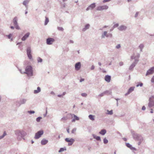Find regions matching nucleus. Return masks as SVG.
Instances as JSON below:
<instances>
[{"label": "nucleus", "mask_w": 154, "mask_h": 154, "mask_svg": "<svg viewBox=\"0 0 154 154\" xmlns=\"http://www.w3.org/2000/svg\"><path fill=\"white\" fill-rule=\"evenodd\" d=\"M27 74L28 76H31L33 75L32 68L31 66H27L26 68L25 72H23Z\"/></svg>", "instance_id": "obj_1"}, {"label": "nucleus", "mask_w": 154, "mask_h": 154, "mask_svg": "<svg viewBox=\"0 0 154 154\" xmlns=\"http://www.w3.org/2000/svg\"><path fill=\"white\" fill-rule=\"evenodd\" d=\"M15 134L17 136V139L18 140H20L21 138H23L26 134L24 131H20L19 130L15 131Z\"/></svg>", "instance_id": "obj_2"}, {"label": "nucleus", "mask_w": 154, "mask_h": 154, "mask_svg": "<svg viewBox=\"0 0 154 154\" xmlns=\"http://www.w3.org/2000/svg\"><path fill=\"white\" fill-rule=\"evenodd\" d=\"M132 134L134 139L136 141L141 140L143 138L139 134L135 133L134 132H132Z\"/></svg>", "instance_id": "obj_3"}, {"label": "nucleus", "mask_w": 154, "mask_h": 154, "mask_svg": "<svg viewBox=\"0 0 154 154\" xmlns=\"http://www.w3.org/2000/svg\"><path fill=\"white\" fill-rule=\"evenodd\" d=\"M148 106L151 108L154 106V96H152L149 98V102L148 104Z\"/></svg>", "instance_id": "obj_4"}, {"label": "nucleus", "mask_w": 154, "mask_h": 154, "mask_svg": "<svg viewBox=\"0 0 154 154\" xmlns=\"http://www.w3.org/2000/svg\"><path fill=\"white\" fill-rule=\"evenodd\" d=\"M18 19L17 17H15L13 20V23L14 25V26L15 28L17 29H20V28L17 22Z\"/></svg>", "instance_id": "obj_5"}, {"label": "nucleus", "mask_w": 154, "mask_h": 154, "mask_svg": "<svg viewBox=\"0 0 154 154\" xmlns=\"http://www.w3.org/2000/svg\"><path fill=\"white\" fill-rule=\"evenodd\" d=\"M27 101V100L25 99H22L20 100V101H17L15 104L17 107H19L21 105L25 104Z\"/></svg>", "instance_id": "obj_6"}, {"label": "nucleus", "mask_w": 154, "mask_h": 154, "mask_svg": "<svg viewBox=\"0 0 154 154\" xmlns=\"http://www.w3.org/2000/svg\"><path fill=\"white\" fill-rule=\"evenodd\" d=\"M44 133L43 131L41 130L38 131L35 134L34 138L36 139H39L43 134Z\"/></svg>", "instance_id": "obj_7"}, {"label": "nucleus", "mask_w": 154, "mask_h": 154, "mask_svg": "<svg viewBox=\"0 0 154 154\" xmlns=\"http://www.w3.org/2000/svg\"><path fill=\"white\" fill-rule=\"evenodd\" d=\"M66 141L67 142H69L68 143V146H71L75 142V140L74 139L69 138H66L65 139Z\"/></svg>", "instance_id": "obj_8"}, {"label": "nucleus", "mask_w": 154, "mask_h": 154, "mask_svg": "<svg viewBox=\"0 0 154 154\" xmlns=\"http://www.w3.org/2000/svg\"><path fill=\"white\" fill-rule=\"evenodd\" d=\"M31 48L30 47H28L26 49V52L27 56L30 59H32V57L31 54Z\"/></svg>", "instance_id": "obj_9"}, {"label": "nucleus", "mask_w": 154, "mask_h": 154, "mask_svg": "<svg viewBox=\"0 0 154 154\" xmlns=\"http://www.w3.org/2000/svg\"><path fill=\"white\" fill-rule=\"evenodd\" d=\"M68 115H70L72 118V122H75L76 120H79V118L74 114H68Z\"/></svg>", "instance_id": "obj_10"}, {"label": "nucleus", "mask_w": 154, "mask_h": 154, "mask_svg": "<svg viewBox=\"0 0 154 154\" xmlns=\"http://www.w3.org/2000/svg\"><path fill=\"white\" fill-rule=\"evenodd\" d=\"M108 6L106 5L99 6L97 7L96 10L97 11H102L103 10H106L108 8Z\"/></svg>", "instance_id": "obj_11"}, {"label": "nucleus", "mask_w": 154, "mask_h": 154, "mask_svg": "<svg viewBox=\"0 0 154 154\" xmlns=\"http://www.w3.org/2000/svg\"><path fill=\"white\" fill-rule=\"evenodd\" d=\"M55 40L53 38H48L46 39V43L48 45H51L54 42Z\"/></svg>", "instance_id": "obj_12"}, {"label": "nucleus", "mask_w": 154, "mask_h": 154, "mask_svg": "<svg viewBox=\"0 0 154 154\" xmlns=\"http://www.w3.org/2000/svg\"><path fill=\"white\" fill-rule=\"evenodd\" d=\"M154 72V67H152L149 69L146 72V76L152 74Z\"/></svg>", "instance_id": "obj_13"}, {"label": "nucleus", "mask_w": 154, "mask_h": 154, "mask_svg": "<svg viewBox=\"0 0 154 154\" xmlns=\"http://www.w3.org/2000/svg\"><path fill=\"white\" fill-rule=\"evenodd\" d=\"M81 67V63L80 62H78L76 63L75 65V70L78 71L79 70Z\"/></svg>", "instance_id": "obj_14"}, {"label": "nucleus", "mask_w": 154, "mask_h": 154, "mask_svg": "<svg viewBox=\"0 0 154 154\" xmlns=\"http://www.w3.org/2000/svg\"><path fill=\"white\" fill-rule=\"evenodd\" d=\"M30 33L29 32L26 33L22 38L21 40L23 41H25L29 36Z\"/></svg>", "instance_id": "obj_15"}, {"label": "nucleus", "mask_w": 154, "mask_h": 154, "mask_svg": "<svg viewBox=\"0 0 154 154\" xmlns=\"http://www.w3.org/2000/svg\"><path fill=\"white\" fill-rule=\"evenodd\" d=\"M127 27L126 26L124 25H121L118 28V29L121 31L123 30H125L127 29Z\"/></svg>", "instance_id": "obj_16"}, {"label": "nucleus", "mask_w": 154, "mask_h": 154, "mask_svg": "<svg viewBox=\"0 0 154 154\" xmlns=\"http://www.w3.org/2000/svg\"><path fill=\"white\" fill-rule=\"evenodd\" d=\"M134 87H131L128 90V92L125 94V96H127V95L129 94L132 91H133L134 90Z\"/></svg>", "instance_id": "obj_17"}, {"label": "nucleus", "mask_w": 154, "mask_h": 154, "mask_svg": "<svg viewBox=\"0 0 154 154\" xmlns=\"http://www.w3.org/2000/svg\"><path fill=\"white\" fill-rule=\"evenodd\" d=\"M126 146L128 148H129L131 150H133L136 151V149L132 146V145H131L129 143H126Z\"/></svg>", "instance_id": "obj_18"}, {"label": "nucleus", "mask_w": 154, "mask_h": 154, "mask_svg": "<svg viewBox=\"0 0 154 154\" xmlns=\"http://www.w3.org/2000/svg\"><path fill=\"white\" fill-rule=\"evenodd\" d=\"M104 79L107 82H109L111 80V77L110 76L108 75H106L105 76Z\"/></svg>", "instance_id": "obj_19"}, {"label": "nucleus", "mask_w": 154, "mask_h": 154, "mask_svg": "<svg viewBox=\"0 0 154 154\" xmlns=\"http://www.w3.org/2000/svg\"><path fill=\"white\" fill-rule=\"evenodd\" d=\"M48 142V140L45 139H43L41 141V143L42 145H45Z\"/></svg>", "instance_id": "obj_20"}, {"label": "nucleus", "mask_w": 154, "mask_h": 154, "mask_svg": "<svg viewBox=\"0 0 154 154\" xmlns=\"http://www.w3.org/2000/svg\"><path fill=\"white\" fill-rule=\"evenodd\" d=\"M92 136L93 138L96 139L97 140L101 141V138L100 136H97L94 134H93Z\"/></svg>", "instance_id": "obj_21"}, {"label": "nucleus", "mask_w": 154, "mask_h": 154, "mask_svg": "<svg viewBox=\"0 0 154 154\" xmlns=\"http://www.w3.org/2000/svg\"><path fill=\"white\" fill-rule=\"evenodd\" d=\"M90 26V25L89 24H86L84 27L83 29H82V31L84 32L87 29H89Z\"/></svg>", "instance_id": "obj_22"}, {"label": "nucleus", "mask_w": 154, "mask_h": 154, "mask_svg": "<svg viewBox=\"0 0 154 154\" xmlns=\"http://www.w3.org/2000/svg\"><path fill=\"white\" fill-rule=\"evenodd\" d=\"M29 1L28 0H26L24 1L23 3V5L25 6L27 10V8H28V6L27 5V4L29 3Z\"/></svg>", "instance_id": "obj_23"}, {"label": "nucleus", "mask_w": 154, "mask_h": 154, "mask_svg": "<svg viewBox=\"0 0 154 154\" xmlns=\"http://www.w3.org/2000/svg\"><path fill=\"white\" fill-rule=\"evenodd\" d=\"M136 65L135 63H132L130 66L129 68V70H133V68Z\"/></svg>", "instance_id": "obj_24"}, {"label": "nucleus", "mask_w": 154, "mask_h": 154, "mask_svg": "<svg viewBox=\"0 0 154 154\" xmlns=\"http://www.w3.org/2000/svg\"><path fill=\"white\" fill-rule=\"evenodd\" d=\"M41 88L40 87H38L37 90H35L34 91V93L35 94L38 93L41 91Z\"/></svg>", "instance_id": "obj_25"}, {"label": "nucleus", "mask_w": 154, "mask_h": 154, "mask_svg": "<svg viewBox=\"0 0 154 154\" xmlns=\"http://www.w3.org/2000/svg\"><path fill=\"white\" fill-rule=\"evenodd\" d=\"M106 130L105 129H102L99 132V134L103 135L106 133Z\"/></svg>", "instance_id": "obj_26"}, {"label": "nucleus", "mask_w": 154, "mask_h": 154, "mask_svg": "<svg viewBox=\"0 0 154 154\" xmlns=\"http://www.w3.org/2000/svg\"><path fill=\"white\" fill-rule=\"evenodd\" d=\"M105 95H111L112 94V92L111 90H106L104 91Z\"/></svg>", "instance_id": "obj_27"}, {"label": "nucleus", "mask_w": 154, "mask_h": 154, "mask_svg": "<svg viewBox=\"0 0 154 154\" xmlns=\"http://www.w3.org/2000/svg\"><path fill=\"white\" fill-rule=\"evenodd\" d=\"M107 35V31H104L103 33L101 35V38H104L105 36L106 37V36Z\"/></svg>", "instance_id": "obj_28"}, {"label": "nucleus", "mask_w": 154, "mask_h": 154, "mask_svg": "<svg viewBox=\"0 0 154 154\" xmlns=\"http://www.w3.org/2000/svg\"><path fill=\"white\" fill-rule=\"evenodd\" d=\"M89 6L90 9H93L96 6L95 3H94L91 4Z\"/></svg>", "instance_id": "obj_29"}, {"label": "nucleus", "mask_w": 154, "mask_h": 154, "mask_svg": "<svg viewBox=\"0 0 154 154\" xmlns=\"http://www.w3.org/2000/svg\"><path fill=\"white\" fill-rule=\"evenodd\" d=\"M88 117L90 120L92 121H94L95 119L94 118V116L93 115H90L88 116Z\"/></svg>", "instance_id": "obj_30"}, {"label": "nucleus", "mask_w": 154, "mask_h": 154, "mask_svg": "<svg viewBox=\"0 0 154 154\" xmlns=\"http://www.w3.org/2000/svg\"><path fill=\"white\" fill-rule=\"evenodd\" d=\"M45 20L44 24L45 25H46L48 23V22L49 21V20L48 18V17H45Z\"/></svg>", "instance_id": "obj_31"}, {"label": "nucleus", "mask_w": 154, "mask_h": 154, "mask_svg": "<svg viewBox=\"0 0 154 154\" xmlns=\"http://www.w3.org/2000/svg\"><path fill=\"white\" fill-rule=\"evenodd\" d=\"M66 150V148H65V147L61 148L59 150L58 152H62L64 151V150Z\"/></svg>", "instance_id": "obj_32"}, {"label": "nucleus", "mask_w": 154, "mask_h": 154, "mask_svg": "<svg viewBox=\"0 0 154 154\" xmlns=\"http://www.w3.org/2000/svg\"><path fill=\"white\" fill-rule=\"evenodd\" d=\"M7 134H6V133L5 132V131L4 132V133L2 135V136H0V139H1L2 138H4V137Z\"/></svg>", "instance_id": "obj_33"}, {"label": "nucleus", "mask_w": 154, "mask_h": 154, "mask_svg": "<svg viewBox=\"0 0 154 154\" xmlns=\"http://www.w3.org/2000/svg\"><path fill=\"white\" fill-rule=\"evenodd\" d=\"M107 114L109 115H112L113 114L112 110H111L109 111L108 110H107Z\"/></svg>", "instance_id": "obj_34"}, {"label": "nucleus", "mask_w": 154, "mask_h": 154, "mask_svg": "<svg viewBox=\"0 0 154 154\" xmlns=\"http://www.w3.org/2000/svg\"><path fill=\"white\" fill-rule=\"evenodd\" d=\"M143 85V83L142 82H138V84L136 85L137 87H138L139 86L142 87Z\"/></svg>", "instance_id": "obj_35"}, {"label": "nucleus", "mask_w": 154, "mask_h": 154, "mask_svg": "<svg viewBox=\"0 0 154 154\" xmlns=\"http://www.w3.org/2000/svg\"><path fill=\"white\" fill-rule=\"evenodd\" d=\"M103 143L105 144H107L108 142V140L107 139H106V138H104L103 139Z\"/></svg>", "instance_id": "obj_36"}, {"label": "nucleus", "mask_w": 154, "mask_h": 154, "mask_svg": "<svg viewBox=\"0 0 154 154\" xmlns=\"http://www.w3.org/2000/svg\"><path fill=\"white\" fill-rule=\"evenodd\" d=\"M42 117H39L37 118L36 119V121L37 122H40L41 119H42Z\"/></svg>", "instance_id": "obj_37"}, {"label": "nucleus", "mask_w": 154, "mask_h": 154, "mask_svg": "<svg viewBox=\"0 0 154 154\" xmlns=\"http://www.w3.org/2000/svg\"><path fill=\"white\" fill-rule=\"evenodd\" d=\"M37 60L38 63H41L42 61V59L40 57H38Z\"/></svg>", "instance_id": "obj_38"}, {"label": "nucleus", "mask_w": 154, "mask_h": 154, "mask_svg": "<svg viewBox=\"0 0 154 154\" xmlns=\"http://www.w3.org/2000/svg\"><path fill=\"white\" fill-rule=\"evenodd\" d=\"M57 29L58 30L62 31H63L64 30L63 29L62 27H58Z\"/></svg>", "instance_id": "obj_39"}, {"label": "nucleus", "mask_w": 154, "mask_h": 154, "mask_svg": "<svg viewBox=\"0 0 154 154\" xmlns=\"http://www.w3.org/2000/svg\"><path fill=\"white\" fill-rule=\"evenodd\" d=\"M67 119V117H63L62 118H61V121H66Z\"/></svg>", "instance_id": "obj_40"}, {"label": "nucleus", "mask_w": 154, "mask_h": 154, "mask_svg": "<svg viewBox=\"0 0 154 154\" xmlns=\"http://www.w3.org/2000/svg\"><path fill=\"white\" fill-rule=\"evenodd\" d=\"M144 47V45L143 44H140L139 46V48L140 49H143Z\"/></svg>", "instance_id": "obj_41"}, {"label": "nucleus", "mask_w": 154, "mask_h": 154, "mask_svg": "<svg viewBox=\"0 0 154 154\" xmlns=\"http://www.w3.org/2000/svg\"><path fill=\"white\" fill-rule=\"evenodd\" d=\"M27 112L30 114H33L35 113V112L33 110L28 111Z\"/></svg>", "instance_id": "obj_42"}, {"label": "nucleus", "mask_w": 154, "mask_h": 154, "mask_svg": "<svg viewBox=\"0 0 154 154\" xmlns=\"http://www.w3.org/2000/svg\"><path fill=\"white\" fill-rule=\"evenodd\" d=\"M105 95V94L104 93V91L102 93H101L100 94L98 95V96H100V97H103V96H104Z\"/></svg>", "instance_id": "obj_43"}, {"label": "nucleus", "mask_w": 154, "mask_h": 154, "mask_svg": "<svg viewBox=\"0 0 154 154\" xmlns=\"http://www.w3.org/2000/svg\"><path fill=\"white\" fill-rule=\"evenodd\" d=\"M81 95L82 97H86L87 95V94L86 93H82Z\"/></svg>", "instance_id": "obj_44"}, {"label": "nucleus", "mask_w": 154, "mask_h": 154, "mask_svg": "<svg viewBox=\"0 0 154 154\" xmlns=\"http://www.w3.org/2000/svg\"><path fill=\"white\" fill-rule=\"evenodd\" d=\"M12 35V34L10 33L8 35H6V36L8 37V38L11 39V36Z\"/></svg>", "instance_id": "obj_45"}, {"label": "nucleus", "mask_w": 154, "mask_h": 154, "mask_svg": "<svg viewBox=\"0 0 154 154\" xmlns=\"http://www.w3.org/2000/svg\"><path fill=\"white\" fill-rule=\"evenodd\" d=\"M112 35L111 33H109L108 34H107V35L106 36V37H109L110 38H112Z\"/></svg>", "instance_id": "obj_46"}, {"label": "nucleus", "mask_w": 154, "mask_h": 154, "mask_svg": "<svg viewBox=\"0 0 154 154\" xmlns=\"http://www.w3.org/2000/svg\"><path fill=\"white\" fill-rule=\"evenodd\" d=\"M138 61L139 60L138 59H136L135 58L134 59V61L133 62V63H135V64L136 65V64L137 63Z\"/></svg>", "instance_id": "obj_47"}, {"label": "nucleus", "mask_w": 154, "mask_h": 154, "mask_svg": "<svg viewBox=\"0 0 154 154\" xmlns=\"http://www.w3.org/2000/svg\"><path fill=\"white\" fill-rule=\"evenodd\" d=\"M76 128H74L71 131V132L72 134H74L75 132L76 131Z\"/></svg>", "instance_id": "obj_48"}, {"label": "nucleus", "mask_w": 154, "mask_h": 154, "mask_svg": "<svg viewBox=\"0 0 154 154\" xmlns=\"http://www.w3.org/2000/svg\"><path fill=\"white\" fill-rule=\"evenodd\" d=\"M119 24L117 23H116V24H115L113 26V28H115L116 27H118L119 26Z\"/></svg>", "instance_id": "obj_49"}, {"label": "nucleus", "mask_w": 154, "mask_h": 154, "mask_svg": "<svg viewBox=\"0 0 154 154\" xmlns=\"http://www.w3.org/2000/svg\"><path fill=\"white\" fill-rule=\"evenodd\" d=\"M143 139H142V140H138V141H139V142L138 143V145H140L141 143H142V142L143 141Z\"/></svg>", "instance_id": "obj_50"}, {"label": "nucleus", "mask_w": 154, "mask_h": 154, "mask_svg": "<svg viewBox=\"0 0 154 154\" xmlns=\"http://www.w3.org/2000/svg\"><path fill=\"white\" fill-rule=\"evenodd\" d=\"M121 47V45L120 44H118L117 46H116V48L117 49H119Z\"/></svg>", "instance_id": "obj_51"}, {"label": "nucleus", "mask_w": 154, "mask_h": 154, "mask_svg": "<svg viewBox=\"0 0 154 154\" xmlns=\"http://www.w3.org/2000/svg\"><path fill=\"white\" fill-rule=\"evenodd\" d=\"M47 108H46V112L44 114V117H45L46 116V115L47 114Z\"/></svg>", "instance_id": "obj_52"}, {"label": "nucleus", "mask_w": 154, "mask_h": 154, "mask_svg": "<svg viewBox=\"0 0 154 154\" xmlns=\"http://www.w3.org/2000/svg\"><path fill=\"white\" fill-rule=\"evenodd\" d=\"M151 82H154V75L153 76L151 79Z\"/></svg>", "instance_id": "obj_53"}, {"label": "nucleus", "mask_w": 154, "mask_h": 154, "mask_svg": "<svg viewBox=\"0 0 154 154\" xmlns=\"http://www.w3.org/2000/svg\"><path fill=\"white\" fill-rule=\"evenodd\" d=\"M111 0H103V3H105L106 2H108L110 1Z\"/></svg>", "instance_id": "obj_54"}, {"label": "nucleus", "mask_w": 154, "mask_h": 154, "mask_svg": "<svg viewBox=\"0 0 154 154\" xmlns=\"http://www.w3.org/2000/svg\"><path fill=\"white\" fill-rule=\"evenodd\" d=\"M95 67L94 65H92L91 67V70H94V69Z\"/></svg>", "instance_id": "obj_55"}, {"label": "nucleus", "mask_w": 154, "mask_h": 154, "mask_svg": "<svg viewBox=\"0 0 154 154\" xmlns=\"http://www.w3.org/2000/svg\"><path fill=\"white\" fill-rule=\"evenodd\" d=\"M119 65L120 66H122L123 65V63L122 62H121L119 63Z\"/></svg>", "instance_id": "obj_56"}, {"label": "nucleus", "mask_w": 154, "mask_h": 154, "mask_svg": "<svg viewBox=\"0 0 154 154\" xmlns=\"http://www.w3.org/2000/svg\"><path fill=\"white\" fill-rule=\"evenodd\" d=\"M138 13H139V12H137L135 14V17H137L138 15Z\"/></svg>", "instance_id": "obj_57"}, {"label": "nucleus", "mask_w": 154, "mask_h": 154, "mask_svg": "<svg viewBox=\"0 0 154 154\" xmlns=\"http://www.w3.org/2000/svg\"><path fill=\"white\" fill-rule=\"evenodd\" d=\"M145 109L146 107L145 106H143L142 108V109L143 110H145Z\"/></svg>", "instance_id": "obj_58"}, {"label": "nucleus", "mask_w": 154, "mask_h": 154, "mask_svg": "<svg viewBox=\"0 0 154 154\" xmlns=\"http://www.w3.org/2000/svg\"><path fill=\"white\" fill-rule=\"evenodd\" d=\"M57 96L59 97H63V96L62 94H59L57 95Z\"/></svg>", "instance_id": "obj_59"}, {"label": "nucleus", "mask_w": 154, "mask_h": 154, "mask_svg": "<svg viewBox=\"0 0 154 154\" xmlns=\"http://www.w3.org/2000/svg\"><path fill=\"white\" fill-rule=\"evenodd\" d=\"M84 79H81L80 80V82H82L84 81Z\"/></svg>", "instance_id": "obj_60"}, {"label": "nucleus", "mask_w": 154, "mask_h": 154, "mask_svg": "<svg viewBox=\"0 0 154 154\" xmlns=\"http://www.w3.org/2000/svg\"><path fill=\"white\" fill-rule=\"evenodd\" d=\"M136 57H137V58H139L140 57V54H137V55Z\"/></svg>", "instance_id": "obj_61"}, {"label": "nucleus", "mask_w": 154, "mask_h": 154, "mask_svg": "<svg viewBox=\"0 0 154 154\" xmlns=\"http://www.w3.org/2000/svg\"><path fill=\"white\" fill-rule=\"evenodd\" d=\"M69 43H72V44L73 43H74V42L72 40H70V41H69Z\"/></svg>", "instance_id": "obj_62"}, {"label": "nucleus", "mask_w": 154, "mask_h": 154, "mask_svg": "<svg viewBox=\"0 0 154 154\" xmlns=\"http://www.w3.org/2000/svg\"><path fill=\"white\" fill-rule=\"evenodd\" d=\"M136 57H134V56H131V59H135Z\"/></svg>", "instance_id": "obj_63"}, {"label": "nucleus", "mask_w": 154, "mask_h": 154, "mask_svg": "<svg viewBox=\"0 0 154 154\" xmlns=\"http://www.w3.org/2000/svg\"><path fill=\"white\" fill-rule=\"evenodd\" d=\"M89 9H90V8L89 7V6H88L86 9V11H88Z\"/></svg>", "instance_id": "obj_64"}]
</instances>
